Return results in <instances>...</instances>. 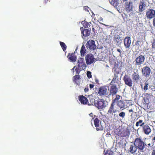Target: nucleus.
Masks as SVG:
<instances>
[{"label": "nucleus", "mask_w": 155, "mask_h": 155, "mask_svg": "<svg viewBox=\"0 0 155 155\" xmlns=\"http://www.w3.org/2000/svg\"><path fill=\"white\" fill-rule=\"evenodd\" d=\"M151 144L150 143H148V146H151Z\"/></svg>", "instance_id": "obj_56"}, {"label": "nucleus", "mask_w": 155, "mask_h": 155, "mask_svg": "<svg viewBox=\"0 0 155 155\" xmlns=\"http://www.w3.org/2000/svg\"><path fill=\"white\" fill-rule=\"evenodd\" d=\"M95 100H94V99H91L90 100V102H88L87 104L88 105H93L94 104V101Z\"/></svg>", "instance_id": "obj_40"}, {"label": "nucleus", "mask_w": 155, "mask_h": 155, "mask_svg": "<svg viewBox=\"0 0 155 155\" xmlns=\"http://www.w3.org/2000/svg\"><path fill=\"white\" fill-rule=\"evenodd\" d=\"M94 104L100 110H102L106 106L105 101L102 99L98 98L94 100Z\"/></svg>", "instance_id": "obj_1"}, {"label": "nucleus", "mask_w": 155, "mask_h": 155, "mask_svg": "<svg viewBox=\"0 0 155 155\" xmlns=\"http://www.w3.org/2000/svg\"><path fill=\"white\" fill-rule=\"evenodd\" d=\"M153 140H154L155 141V137H154L153 138Z\"/></svg>", "instance_id": "obj_58"}, {"label": "nucleus", "mask_w": 155, "mask_h": 155, "mask_svg": "<svg viewBox=\"0 0 155 155\" xmlns=\"http://www.w3.org/2000/svg\"><path fill=\"white\" fill-rule=\"evenodd\" d=\"M75 52L73 53H69L67 57L70 61L72 62H75L77 59V56L75 55Z\"/></svg>", "instance_id": "obj_20"}, {"label": "nucleus", "mask_w": 155, "mask_h": 155, "mask_svg": "<svg viewBox=\"0 0 155 155\" xmlns=\"http://www.w3.org/2000/svg\"><path fill=\"white\" fill-rule=\"evenodd\" d=\"M117 51L118 52H119L120 54L121 53V50H120L119 49V48H118L117 49Z\"/></svg>", "instance_id": "obj_51"}, {"label": "nucleus", "mask_w": 155, "mask_h": 155, "mask_svg": "<svg viewBox=\"0 0 155 155\" xmlns=\"http://www.w3.org/2000/svg\"><path fill=\"white\" fill-rule=\"evenodd\" d=\"M129 111L130 112H133V109H130V110H129Z\"/></svg>", "instance_id": "obj_52"}, {"label": "nucleus", "mask_w": 155, "mask_h": 155, "mask_svg": "<svg viewBox=\"0 0 155 155\" xmlns=\"http://www.w3.org/2000/svg\"><path fill=\"white\" fill-rule=\"evenodd\" d=\"M146 16L148 19H151L155 17V10L148 9L146 12Z\"/></svg>", "instance_id": "obj_10"}, {"label": "nucleus", "mask_w": 155, "mask_h": 155, "mask_svg": "<svg viewBox=\"0 0 155 155\" xmlns=\"http://www.w3.org/2000/svg\"><path fill=\"white\" fill-rule=\"evenodd\" d=\"M120 98H122L118 94L116 95V97L114 99L112 100L111 103L113 104H115V103H117L120 101Z\"/></svg>", "instance_id": "obj_28"}, {"label": "nucleus", "mask_w": 155, "mask_h": 155, "mask_svg": "<svg viewBox=\"0 0 155 155\" xmlns=\"http://www.w3.org/2000/svg\"><path fill=\"white\" fill-rule=\"evenodd\" d=\"M88 7L87 6H85L84 7V9H85V10H87V11H88V10L87 9Z\"/></svg>", "instance_id": "obj_49"}, {"label": "nucleus", "mask_w": 155, "mask_h": 155, "mask_svg": "<svg viewBox=\"0 0 155 155\" xmlns=\"http://www.w3.org/2000/svg\"><path fill=\"white\" fill-rule=\"evenodd\" d=\"M117 85L110 84V88L109 90V96L111 95L112 96H113L116 94L118 90Z\"/></svg>", "instance_id": "obj_5"}, {"label": "nucleus", "mask_w": 155, "mask_h": 155, "mask_svg": "<svg viewBox=\"0 0 155 155\" xmlns=\"http://www.w3.org/2000/svg\"><path fill=\"white\" fill-rule=\"evenodd\" d=\"M151 69L148 66H145L142 69V73L143 75L146 78L149 77L151 73Z\"/></svg>", "instance_id": "obj_11"}, {"label": "nucleus", "mask_w": 155, "mask_h": 155, "mask_svg": "<svg viewBox=\"0 0 155 155\" xmlns=\"http://www.w3.org/2000/svg\"><path fill=\"white\" fill-rule=\"evenodd\" d=\"M90 88L92 89L93 88L94 86V85L93 84H90L89 85Z\"/></svg>", "instance_id": "obj_45"}, {"label": "nucleus", "mask_w": 155, "mask_h": 155, "mask_svg": "<svg viewBox=\"0 0 155 155\" xmlns=\"http://www.w3.org/2000/svg\"><path fill=\"white\" fill-rule=\"evenodd\" d=\"M75 66H74V68L73 69H74L75 68Z\"/></svg>", "instance_id": "obj_61"}, {"label": "nucleus", "mask_w": 155, "mask_h": 155, "mask_svg": "<svg viewBox=\"0 0 155 155\" xmlns=\"http://www.w3.org/2000/svg\"><path fill=\"white\" fill-rule=\"evenodd\" d=\"M85 59L87 65H90L92 64L95 61L94 56L91 54H87L85 56Z\"/></svg>", "instance_id": "obj_9"}, {"label": "nucleus", "mask_w": 155, "mask_h": 155, "mask_svg": "<svg viewBox=\"0 0 155 155\" xmlns=\"http://www.w3.org/2000/svg\"><path fill=\"white\" fill-rule=\"evenodd\" d=\"M101 121L97 118H96L94 120V123L95 126H97L98 125L100 124Z\"/></svg>", "instance_id": "obj_34"}, {"label": "nucleus", "mask_w": 155, "mask_h": 155, "mask_svg": "<svg viewBox=\"0 0 155 155\" xmlns=\"http://www.w3.org/2000/svg\"><path fill=\"white\" fill-rule=\"evenodd\" d=\"M137 148V147L134 145L131 144L130 146V147L128 149V151L131 153L134 154L136 152Z\"/></svg>", "instance_id": "obj_22"}, {"label": "nucleus", "mask_w": 155, "mask_h": 155, "mask_svg": "<svg viewBox=\"0 0 155 155\" xmlns=\"http://www.w3.org/2000/svg\"><path fill=\"white\" fill-rule=\"evenodd\" d=\"M130 1H131L132 3H135L137 2L139 0H130Z\"/></svg>", "instance_id": "obj_47"}, {"label": "nucleus", "mask_w": 155, "mask_h": 155, "mask_svg": "<svg viewBox=\"0 0 155 155\" xmlns=\"http://www.w3.org/2000/svg\"><path fill=\"white\" fill-rule=\"evenodd\" d=\"M145 96L146 99L149 100H151L153 97V96L151 94L146 93Z\"/></svg>", "instance_id": "obj_31"}, {"label": "nucleus", "mask_w": 155, "mask_h": 155, "mask_svg": "<svg viewBox=\"0 0 155 155\" xmlns=\"http://www.w3.org/2000/svg\"><path fill=\"white\" fill-rule=\"evenodd\" d=\"M151 155H155V148L152 150Z\"/></svg>", "instance_id": "obj_44"}, {"label": "nucleus", "mask_w": 155, "mask_h": 155, "mask_svg": "<svg viewBox=\"0 0 155 155\" xmlns=\"http://www.w3.org/2000/svg\"><path fill=\"white\" fill-rule=\"evenodd\" d=\"M78 67L82 68V69H85L86 67V65L84 62V59L83 58H80L78 61Z\"/></svg>", "instance_id": "obj_19"}, {"label": "nucleus", "mask_w": 155, "mask_h": 155, "mask_svg": "<svg viewBox=\"0 0 155 155\" xmlns=\"http://www.w3.org/2000/svg\"><path fill=\"white\" fill-rule=\"evenodd\" d=\"M115 114H114V117L115 116Z\"/></svg>", "instance_id": "obj_64"}, {"label": "nucleus", "mask_w": 155, "mask_h": 155, "mask_svg": "<svg viewBox=\"0 0 155 155\" xmlns=\"http://www.w3.org/2000/svg\"><path fill=\"white\" fill-rule=\"evenodd\" d=\"M92 30L93 32H94V33H95V29L94 28H92Z\"/></svg>", "instance_id": "obj_53"}, {"label": "nucleus", "mask_w": 155, "mask_h": 155, "mask_svg": "<svg viewBox=\"0 0 155 155\" xmlns=\"http://www.w3.org/2000/svg\"><path fill=\"white\" fill-rule=\"evenodd\" d=\"M119 1V0H111L110 3L114 6H117L118 5Z\"/></svg>", "instance_id": "obj_33"}, {"label": "nucleus", "mask_w": 155, "mask_h": 155, "mask_svg": "<svg viewBox=\"0 0 155 155\" xmlns=\"http://www.w3.org/2000/svg\"><path fill=\"white\" fill-rule=\"evenodd\" d=\"M80 29L82 32V31H84V29L82 27H81L80 28Z\"/></svg>", "instance_id": "obj_50"}, {"label": "nucleus", "mask_w": 155, "mask_h": 155, "mask_svg": "<svg viewBox=\"0 0 155 155\" xmlns=\"http://www.w3.org/2000/svg\"><path fill=\"white\" fill-rule=\"evenodd\" d=\"M86 52L87 50L86 49L85 47V46L83 45L81 47L80 50L81 56H84L85 55V54L86 53Z\"/></svg>", "instance_id": "obj_27"}, {"label": "nucleus", "mask_w": 155, "mask_h": 155, "mask_svg": "<svg viewBox=\"0 0 155 155\" xmlns=\"http://www.w3.org/2000/svg\"><path fill=\"white\" fill-rule=\"evenodd\" d=\"M96 117V116H94V117Z\"/></svg>", "instance_id": "obj_62"}, {"label": "nucleus", "mask_w": 155, "mask_h": 155, "mask_svg": "<svg viewBox=\"0 0 155 155\" xmlns=\"http://www.w3.org/2000/svg\"><path fill=\"white\" fill-rule=\"evenodd\" d=\"M125 113L124 112H121L119 114V116L121 117L122 118H124L125 117Z\"/></svg>", "instance_id": "obj_39"}, {"label": "nucleus", "mask_w": 155, "mask_h": 155, "mask_svg": "<svg viewBox=\"0 0 155 155\" xmlns=\"http://www.w3.org/2000/svg\"><path fill=\"white\" fill-rule=\"evenodd\" d=\"M152 48H155V41H153L152 43Z\"/></svg>", "instance_id": "obj_43"}, {"label": "nucleus", "mask_w": 155, "mask_h": 155, "mask_svg": "<svg viewBox=\"0 0 155 155\" xmlns=\"http://www.w3.org/2000/svg\"><path fill=\"white\" fill-rule=\"evenodd\" d=\"M91 72L90 71H87V76L88 78H89L92 77V75Z\"/></svg>", "instance_id": "obj_41"}, {"label": "nucleus", "mask_w": 155, "mask_h": 155, "mask_svg": "<svg viewBox=\"0 0 155 155\" xmlns=\"http://www.w3.org/2000/svg\"><path fill=\"white\" fill-rule=\"evenodd\" d=\"M89 115L91 116V117H92L93 116V114L92 113H91L90 114H89Z\"/></svg>", "instance_id": "obj_54"}, {"label": "nucleus", "mask_w": 155, "mask_h": 155, "mask_svg": "<svg viewBox=\"0 0 155 155\" xmlns=\"http://www.w3.org/2000/svg\"><path fill=\"white\" fill-rule=\"evenodd\" d=\"M125 9L127 12L128 13L132 10L133 3L131 1L127 2L124 4Z\"/></svg>", "instance_id": "obj_13"}, {"label": "nucleus", "mask_w": 155, "mask_h": 155, "mask_svg": "<svg viewBox=\"0 0 155 155\" xmlns=\"http://www.w3.org/2000/svg\"><path fill=\"white\" fill-rule=\"evenodd\" d=\"M98 94L100 96H109L107 88L105 86H102L99 87L97 90Z\"/></svg>", "instance_id": "obj_6"}, {"label": "nucleus", "mask_w": 155, "mask_h": 155, "mask_svg": "<svg viewBox=\"0 0 155 155\" xmlns=\"http://www.w3.org/2000/svg\"><path fill=\"white\" fill-rule=\"evenodd\" d=\"M100 21H103V18H100Z\"/></svg>", "instance_id": "obj_55"}, {"label": "nucleus", "mask_w": 155, "mask_h": 155, "mask_svg": "<svg viewBox=\"0 0 155 155\" xmlns=\"http://www.w3.org/2000/svg\"><path fill=\"white\" fill-rule=\"evenodd\" d=\"M123 80L126 85L129 87L132 86L133 81L128 75L126 74L123 77Z\"/></svg>", "instance_id": "obj_8"}, {"label": "nucleus", "mask_w": 155, "mask_h": 155, "mask_svg": "<svg viewBox=\"0 0 155 155\" xmlns=\"http://www.w3.org/2000/svg\"><path fill=\"white\" fill-rule=\"evenodd\" d=\"M45 2L46 3L47 2H48V0H45Z\"/></svg>", "instance_id": "obj_57"}, {"label": "nucleus", "mask_w": 155, "mask_h": 155, "mask_svg": "<svg viewBox=\"0 0 155 155\" xmlns=\"http://www.w3.org/2000/svg\"><path fill=\"white\" fill-rule=\"evenodd\" d=\"M134 145L141 151H143L146 146V144L140 138H136L134 141Z\"/></svg>", "instance_id": "obj_2"}, {"label": "nucleus", "mask_w": 155, "mask_h": 155, "mask_svg": "<svg viewBox=\"0 0 155 155\" xmlns=\"http://www.w3.org/2000/svg\"><path fill=\"white\" fill-rule=\"evenodd\" d=\"M132 77L133 81L134 82L138 83L140 81L141 78L137 70L136 72H134L132 75Z\"/></svg>", "instance_id": "obj_12"}, {"label": "nucleus", "mask_w": 155, "mask_h": 155, "mask_svg": "<svg viewBox=\"0 0 155 155\" xmlns=\"http://www.w3.org/2000/svg\"><path fill=\"white\" fill-rule=\"evenodd\" d=\"M130 134V131L128 129L123 130L122 131H119L118 133V135L122 137H128Z\"/></svg>", "instance_id": "obj_14"}, {"label": "nucleus", "mask_w": 155, "mask_h": 155, "mask_svg": "<svg viewBox=\"0 0 155 155\" xmlns=\"http://www.w3.org/2000/svg\"><path fill=\"white\" fill-rule=\"evenodd\" d=\"M144 125V122H143V120H140L138 121H137L136 124V126L137 127H138L140 126L142 127Z\"/></svg>", "instance_id": "obj_29"}, {"label": "nucleus", "mask_w": 155, "mask_h": 155, "mask_svg": "<svg viewBox=\"0 0 155 155\" xmlns=\"http://www.w3.org/2000/svg\"><path fill=\"white\" fill-rule=\"evenodd\" d=\"M117 104L122 110L125 109L127 107L126 103L123 101L120 100L119 102H117Z\"/></svg>", "instance_id": "obj_16"}, {"label": "nucleus", "mask_w": 155, "mask_h": 155, "mask_svg": "<svg viewBox=\"0 0 155 155\" xmlns=\"http://www.w3.org/2000/svg\"><path fill=\"white\" fill-rule=\"evenodd\" d=\"M153 26L155 27V17L153 19Z\"/></svg>", "instance_id": "obj_46"}, {"label": "nucleus", "mask_w": 155, "mask_h": 155, "mask_svg": "<svg viewBox=\"0 0 155 155\" xmlns=\"http://www.w3.org/2000/svg\"><path fill=\"white\" fill-rule=\"evenodd\" d=\"M115 104L111 103L108 110L107 114L108 115H112L117 111V110L114 107Z\"/></svg>", "instance_id": "obj_15"}, {"label": "nucleus", "mask_w": 155, "mask_h": 155, "mask_svg": "<svg viewBox=\"0 0 155 155\" xmlns=\"http://www.w3.org/2000/svg\"><path fill=\"white\" fill-rule=\"evenodd\" d=\"M131 43L130 37H126L124 39V44L126 48H128L130 47Z\"/></svg>", "instance_id": "obj_17"}, {"label": "nucleus", "mask_w": 155, "mask_h": 155, "mask_svg": "<svg viewBox=\"0 0 155 155\" xmlns=\"http://www.w3.org/2000/svg\"><path fill=\"white\" fill-rule=\"evenodd\" d=\"M60 44L63 51L64 52L66 50L67 46L63 42L60 41Z\"/></svg>", "instance_id": "obj_32"}, {"label": "nucleus", "mask_w": 155, "mask_h": 155, "mask_svg": "<svg viewBox=\"0 0 155 155\" xmlns=\"http://www.w3.org/2000/svg\"><path fill=\"white\" fill-rule=\"evenodd\" d=\"M82 23L83 26L85 28H87L88 26H90V25L91 24V22H87L86 21H82Z\"/></svg>", "instance_id": "obj_30"}, {"label": "nucleus", "mask_w": 155, "mask_h": 155, "mask_svg": "<svg viewBox=\"0 0 155 155\" xmlns=\"http://www.w3.org/2000/svg\"><path fill=\"white\" fill-rule=\"evenodd\" d=\"M88 90L89 89L88 88L86 87L84 89V91H85V92H87L88 91Z\"/></svg>", "instance_id": "obj_48"}, {"label": "nucleus", "mask_w": 155, "mask_h": 155, "mask_svg": "<svg viewBox=\"0 0 155 155\" xmlns=\"http://www.w3.org/2000/svg\"><path fill=\"white\" fill-rule=\"evenodd\" d=\"M79 100L81 104H87L88 100L87 98L83 95H80L78 97Z\"/></svg>", "instance_id": "obj_21"}, {"label": "nucleus", "mask_w": 155, "mask_h": 155, "mask_svg": "<svg viewBox=\"0 0 155 155\" xmlns=\"http://www.w3.org/2000/svg\"><path fill=\"white\" fill-rule=\"evenodd\" d=\"M143 132L146 134L148 135L151 132V130L148 125L145 124L142 127Z\"/></svg>", "instance_id": "obj_18"}, {"label": "nucleus", "mask_w": 155, "mask_h": 155, "mask_svg": "<svg viewBox=\"0 0 155 155\" xmlns=\"http://www.w3.org/2000/svg\"><path fill=\"white\" fill-rule=\"evenodd\" d=\"M123 2H126V1H127L128 0H122Z\"/></svg>", "instance_id": "obj_59"}, {"label": "nucleus", "mask_w": 155, "mask_h": 155, "mask_svg": "<svg viewBox=\"0 0 155 155\" xmlns=\"http://www.w3.org/2000/svg\"><path fill=\"white\" fill-rule=\"evenodd\" d=\"M90 30L89 29H84V31L82 32V34L85 37L89 36L90 35Z\"/></svg>", "instance_id": "obj_26"}, {"label": "nucleus", "mask_w": 155, "mask_h": 155, "mask_svg": "<svg viewBox=\"0 0 155 155\" xmlns=\"http://www.w3.org/2000/svg\"><path fill=\"white\" fill-rule=\"evenodd\" d=\"M86 46L87 49L90 51L95 50L97 48L95 41L91 39L89 40L87 42Z\"/></svg>", "instance_id": "obj_4"}, {"label": "nucleus", "mask_w": 155, "mask_h": 155, "mask_svg": "<svg viewBox=\"0 0 155 155\" xmlns=\"http://www.w3.org/2000/svg\"><path fill=\"white\" fill-rule=\"evenodd\" d=\"M79 68H80L79 67H78V68H76L75 70L76 74H79L80 72V70L79 69Z\"/></svg>", "instance_id": "obj_42"}, {"label": "nucleus", "mask_w": 155, "mask_h": 155, "mask_svg": "<svg viewBox=\"0 0 155 155\" xmlns=\"http://www.w3.org/2000/svg\"><path fill=\"white\" fill-rule=\"evenodd\" d=\"M114 40L117 42V45H119L121 44L122 42V39L121 38L119 35H117L114 37Z\"/></svg>", "instance_id": "obj_24"}, {"label": "nucleus", "mask_w": 155, "mask_h": 155, "mask_svg": "<svg viewBox=\"0 0 155 155\" xmlns=\"http://www.w3.org/2000/svg\"><path fill=\"white\" fill-rule=\"evenodd\" d=\"M114 71V75L118 76V75L120 74V70L116 68H113Z\"/></svg>", "instance_id": "obj_35"}, {"label": "nucleus", "mask_w": 155, "mask_h": 155, "mask_svg": "<svg viewBox=\"0 0 155 155\" xmlns=\"http://www.w3.org/2000/svg\"><path fill=\"white\" fill-rule=\"evenodd\" d=\"M145 60V57L143 55H140L137 57L134 62H135V64L136 67L138 66L140 67L141 65L143 64Z\"/></svg>", "instance_id": "obj_3"}, {"label": "nucleus", "mask_w": 155, "mask_h": 155, "mask_svg": "<svg viewBox=\"0 0 155 155\" xmlns=\"http://www.w3.org/2000/svg\"><path fill=\"white\" fill-rule=\"evenodd\" d=\"M144 86L143 89L144 91H146L148 89V85H149V83L147 81L144 83Z\"/></svg>", "instance_id": "obj_37"}, {"label": "nucleus", "mask_w": 155, "mask_h": 155, "mask_svg": "<svg viewBox=\"0 0 155 155\" xmlns=\"http://www.w3.org/2000/svg\"><path fill=\"white\" fill-rule=\"evenodd\" d=\"M80 79V76L78 75H75L73 78V82L77 85L79 84V80Z\"/></svg>", "instance_id": "obj_25"}, {"label": "nucleus", "mask_w": 155, "mask_h": 155, "mask_svg": "<svg viewBox=\"0 0 155 155\" xmlns=\"http://www.w3.org/2000/svg\"><path fill=\"white\" fill-rule=\"evenodd\" d=\"M96 127V129L97 131H101L103 130L104 129V127L101 125L100 124L98 125L97 126H95Z\"/></svg>", "instance_id": "obj_36"}, {"label": "nucleus", "mask_w": 155, "mask_h": 155, "mask_svg": "<svg viewBox=\"0 0 155 155\" xmlns=\"http://www.w3.org/2000/svg\"><path fill=\"white\" fill-rule=\"evenodd\" d=\"M118 76L116 75H114L113 78L111 81L110 83V84H119V83L118 81Z\"/></svg>", "instance_id": "obj_23"}, {"label": "nucleus", "mask_w": 155, "mask_h": 155, "mask_svg": "<svg viewBox=\"0 0 155 155\" xmlns=\"http://www.w3.org/2000/svg\"><path fill=\"white\" fill-rule=\"evenodd\" d=\"M78 49V47H77V48H76V50L77 49Z\"/></svg>", "instance_id": "obj_60"}, {"label": "nucleus", "mask_w": 155, "mask_h": 155, "mask_svg": "<svg viewBox=\"0 0 155 155\" xmlns=\"http://www.w3.org/2000/svg\"><path fill=\"white\" fill-rule=\"evenodd\" d=\"M113 151L110 150H107L104 155H113Z\"/></svg>", "instance_id": "obj_38"}, {"label": "nucleus", "mask_w": 155, "mask_h": 155, "mask_svg": "<svg viewBox=\"0 0 155 155\" xmlns=\"http://www.w3.org/2000/svg\"><path fill=\"white\" fill-rule=\"evenodd\" d=\"M103 25H105V24H103Z\"/></svg>", "instance_id": "obj_63"}, {"label": "nucleus", "mask_w": 155, "mask_h": 155, "mask_svg": "<svg viewBox=\"0 0 155 155\" xmlns=\"http://www.w3.org/2000/svg\"><path fill=\"white\" fill-rule=\"evenodd\" d=\"M147 3L146 1L145 0L140 1L139 6V11L140 12H142L146 9L147 7Z\"/></svg>", "instance_id": "obj_7"}]
</instances>
